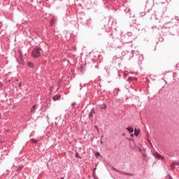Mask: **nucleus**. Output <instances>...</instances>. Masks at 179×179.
<instances>
[{
	"mask_svg": "<svg viewBox=\"0 0 179 179\" xmlns=\"http://www.w3.org/2000/svg\"><path fill=\"white\" fill-rule=\"evenodd\" d=\"M106 37L108 40L110 41V43L111 41H113V45L117 48H120V47H121V45H124V44H128V43L132 42V38H129V36L124 33H121L120 40L118 38L114 40V34L112 31L107 32Z\"/></svg>",
	"mask_w": 179,
	"mask_h": 179,
	"instance_id": "nucleus-1",
	"label": "nucleus"
},
{
	"mask_svg": "<svg viewBox=\"0 0 179 179\" xmlns=\"http://www.w3.org/2000/svg\"><path fill=\"white\" fill-rule=\"evenodd\" d=\"M178 27L171 22L165 23L162 28L163 36H176Z\"/></svg>",
	"mask_w": 179,
	"mask_h": 179,
	"instance_id": "nucleus-2",
	"label": "nucleus"
},
{
	"mask_svg": "<svg viewBox=\"0 0 179 179\" xmlns=\"http://www.w3.org/2000/svg\"><path fill=\"white\" fill-rule=\"evenodd\" d=\"M41 54H43V49L41 48H35L31 52L33 58H38V57L41 56Z\"/></svg>",
	"mask_w": 179,
	"mask_h": 179,
	"instance_id": "nucleus-3",
	"label": "nucleus"
},
{
	"mask_svg": "<svg viewBox=\"0 0 179 179\" xmlns=\"http://www.w3.org/2000/svg\"><path fill=\"white\" fill-rule=\"evenodd\" d=\"M57 21H58V18L57 17V16H55V15L52 16L49 26L50 27H52V26H54V24H57Z\"/></svg>",
	"mask_w": 179,
	"mask_h": 179,
	"instance_id": "nucleus-4",
	"label": "nucleus"
},
{
	"mask_svg": "<svg viewBox=\"0 0 179 179\" xmlns=\"http://www.w3.org/2000/svg\"><path fill=\"white\" fill-rule=\"evenodd\" d=\"M113 170H114L115 171H117V173H121V174H123V176H129L130 177L134 176V174H132V173H125V172H124V171H120V170H117V169H115V168H113Z\"/></svg>",
	"mask_w": 179,
	"mask_h": 179,
	"instance_id": "nucleus-5",
	"label": "nucleus"
},
{
	"mask_svg": "<svg viewBox=\"0 0 179 179\" xmlns=\"http://www.w3.org/2000/svg\"><path fill=\"white\" fill-rule=\"evenodd\" d=\"M96 114V111H94V108H92V110H90V112L88 114V118H90V120L93 119V115Z\"/></svg>",
	"mask_w": 179,
	"mask_h": 179,
	"instance_id": "nucleus-6",
	"label": "nucleus"
},
{
	"mask_svg": "<svg viewBox=\"0 0 179 179\" xmlns=\"http://www.w3.org/2000/svg\"><path fill=\"white\" fill-rule=\"evenodd\" d=\"M122 55L123 57H125V55H131V57H134V54H132V52H125V51H122Z\"/></svg>",
	"mask_w": 179,
	"mask_h": 179,
	"instance_id": "nucleus-7",
	"label": "nucleus"
},
{
	"mask_svg": "<svg viewBox=\"0 0 179 179\" xmlns=\"http://www.w3.org/2000/svg\"><path fill=\"white\" fill-rule=\"evenodd\" d=\"M80 72H82V73H83V72H85V71H86V65L81 64V66H80Z\"/></svg>",
	"mask_w": 179,
	"mask_h": 179,
	"instance_id": "nucleus-8",
	"label": "nucleus"
},
{
	"mask_svg": "<svg viewBox=\"0 0 179 179\" xmlns=\"http://www.w3.org/2000/svg\"><path fill=\"white\" fill-rule=\"evenodd\" d=\"M59 99H61V95L59 94L55 95L52 97L53 101H57V100H59Z\"/></svg>",
	"mask_w": 179,
	"mask_h": 179,
	"instance_id": "nucleus-9",
	"label": "nucleus"
},
{
	"mask_svg": "<svg viewBox=\"0 0 179 179\" xmlns=\"http://www.w3.org/2000/svg\"><path fill=\"white\" fill-rule=\"evenodd\" d=\"M155 157L156 159H161V160H164V157H162V155H160L159 153L155 154Z\"/></svg>",
	"mask_w": 179,
	"mask_h": 179,
	"instance_id": "nucleus-10",
	"label": "nucleus"
},
{
	"mask_svg": "<svg viewBox=\"0 0 179 179\" xmlns=\"http://www.w3.org/2000/svg\"><path fill=\"white\" fill-rule=\"evenodd\" d=\"M37 110V105L34 104L32 106V108H31V113H34V110Z\"/></svg>",
	"mask_w": 179,
	"mask_h": 179,
	"instance_id": "nucleus-11",
	"label": "nucleus"
},
{
	"mask_svg": "<svg viewBox=\"0 0 179 179\" xmlns=\"http://www.w3.org/2000/svg\"><path fill=\"white\" fill-rule=\"evenodd\" d=\"M27 66H29V68H34V64L30 62H27Z\"/></svg>",
	"mask_w": 179,
	"mask_h": 179,
	"instance_id": "nucleus-12",
	"label": "nucleus"
},
{
	"mask_svg": "<svg viewBox=\"0 0 179 179\" xmlns=\"http://www.w3.org/2000/svg\"><path fill=\"white\" fill-rule=\"evenodd\" d=\"M176 162H173L171 164V169L172 170H174L176 169Z\"/></svg>",
	"mask_w": 179,
	"mask_h": 179,
	"instance_id": "nucleus-13",
	"label": "nucleus"
},
{
	"mask_svg": "<svg viewBox=\"0 0 179 179\" xmlns=\"http://www.w3.org/2000/svg\"><path fill=\"white\" fill-rule=\"evenodd\" d=\"M139 130H137L136 129H134V135L135 136H138L139 135Z\"/></svg>",
	"mask_w": 179,
	"mask_h": 179,
	"instance_id": "nucleus-14",
	"label": "nucleus"
},
{
	"mask_svg": "<svg viewBox=\"0 0 179 179\" xmlns=\"http://www.w3.org/2000/svg\"><path fill=\"white\" fill-rule=\"evenodd\" d=\"M129 38H131L132 37V32H127V34H125Z\"/></svg>",
	"mask_w": 179,
	"mask_h": 179,
	"instance_id": "nucleus-15",
	"label": "nucleus"
},
{
	"mask_svg": "<svg viewBox=\"0 0 179 179\" xmlns=\"http://www.w3.org/2000/svg\"><path fill=\"white\" fill-rule=\"evenodd\" d=\"M18 52L20 54V58L22 59V57H23V52H22V50L19 49Z\"/></svg>",
	"mask_w": 179,
	"mask_h": 179,
	"instance_id": "nucleus-16",
	"label": "nucleus"
},
{
	"mask_svg": "<svg viewBox=\"0 0 179 179\" xmlns=\"http://www.w3.org/2000/svg\"><path fill=\"white\" fill-rule=\"evenodd\" d=\"M127 130L129 131V132H131V133L134 132V128H132V127H127Z\"/></svg>",
	"mask_w": 179,
	"mask_h": 179,
	"instance_id": "nucleus-17",
	"label": "nucleus"
},
{
	"mask_svg": "<svg viewBox=\"0 0 179 179\" xmlns=\"http://www.w3.org/2000/svg\"><path fill=\"white\" fill-rule=\"evenodd\" d=\"M23 169V166H19L17 169V173H20V171H22V170Z\"/></svg>",
	"mask_w": 179,
	"mask_h": 179,
	"instance_id": "nucleus-18",
	"label": "nucleus"
},
{
	"mask_svg": "<svg viewBox=\"0 0 179 179\" xmlns=\"http://www.w3.org/2000/svg\"><path fill=\"white\" fill-rule=\"evenodd\" d=\"M50 106H51V103H46V105H45V109L47 110V108H50Z\"/></svg>",
	"mask_w": 179,
	"mask_h": 179,
	"instance_id": "nucleus-19",
	"label": "nucleus"
},
{
	"mask_svg": "<svg viewBox=\"0 0 179 179\" xmlns=\"http://www.w3.org/2000/svg\"><path fill=\"white\" fill-rule=\"evenodd\" d=\"M31 141L33 142V143H37L38 142L36 139L34 138H31Z\"/></svg>",
	"mask_w": 179,
	"mask_h": 179,
	"instance_id": "nucleus-20",
	"label": "nucleus"
},
{
	"mask_svg": "<svg viewBox=\"0 0 179 179\" xmlns=\"http://www.w3.org/2000/svg\"><path fill=\"white\" fill-rule=\"evenodd\" d=\"M75 157H78V159H82V157L79 156V154L78 152L76 153Z\"/></svg>",
	"mask_w": 179,
	"mask_h": 179,
	"instance_id": "nucleus-21",
	"label": "nucleus"
},
{
	"mask_svg": "<svg viewBox=\"0 0 179 179\" xmlns=\"http://www.w3.org/2000/svg\"><path fill=\"white\" fill-rule=\"evenodd\" d=\"M140 15H141V17H143V16H145V15H146V13L145 12H141L140 13Z\"/></svg>",
	"mask_w": 179,
	"mask_h": 179,
	"instance_id": "nucleus-22",
	"label": "nucleus"
},
{
	"mask_svg": "<svg viewBox=\"0 0 179 179\" xmlns=\"http://www.w3.org/2000/svg\"><path fill=\"white\" fill-rule=\"evenodd\" d=\"M95 156H96V157H99V156L100 157L101 155H100V152H97L95 153Z\"/></svg>",
	"mask_w": 179,
	"mask_h": 179,
	"instance_id": "nucleus-23",
	"label": "nucleus"
},
{
	"mask_svg": "<svg viewBox=\"0 0 179 179\" xmlns=\"http://www.w3.org/2000/svg\"><path fill=\"white\" fill-rule=\"evenodd\" d=\"M107 108V106L104 105L103 107L101 108V110H106Z\"/></svg>",
	"mask_w": 179,
	"mask_h": 179,
	"instance_id": "nucleus-24",
	"label": "nucleus"
},
{
	"mask_svg": "<svg viewBox=\"0 0 179 179\" xmlns=\"http://www.w3.org/2000/svg\"><path fill=\"white\" fill-rule=\"evenodd\" d=\"M2 87H3V83L0 82V89H2Z\"/></svg>",
	"mask_w": 179,
	"mask_h": 179,
	"instance_id": "nucleus-25",
	"label": "nucleus"
},
{
	"mask_svg": "<svg viewBox=\"0 0 179 179\" xmlns=\"http://www.w3.org/2000/svg\"><path fill=\"white\" fill-rule=\"evenodd\" d=\"M96 169H97V168H96V167L93 169V174H95Z\"/></svg>",
	"mask_w": 179,
	"mask_h": 179,
	"instance_id": "nucleus-26",
	"label": "nucleus"
},
{
	"mask_svg": "<svg viewBox=\"0 0 179 179\" xmlns=\"http://www.w3.org/2000/svg\"><path fill=\"white\" fill-rule=\"evenodd\" d=\"M113 59H117V61H120V57H114Z\"/></svg>",
	"mask_w": 179,
	"mask_h": 179,
	"instance_id": "nucleus-27",
	"label": "nucleus"
},
{
	"mask_svg": "<svg viewBox=\"0 0 179 179\" xmlns=\"http://www.w3.org/2000/svg\"><path fill=\"white\" fill-rule=\"evenodd\" d=\"M18 86L19 87H22V83H19Z\"/></svg>",
	"mask_w": 179,
	"mask_h": 179,
	"instance_id": "nucleus-28",
	"label": "nucleus"
},
{
	"mask_svg": "<svg viewBox=\"0 0 179 179\" xmlns=\"http://www.w3.org/2000/svg\"><path fill=\"white\" fill-rule=\"evenodd\" d=\"M71 106H76V103H75V102H73L72 103H71Z\"/></svg>",
	"mask_w": 179,
	"mask_h": 179,
	"instance_id": "nucleus-29",
	"label": "nucleus"
},
{
	"mask_svg": "<svg viewBox=\"0 0 179 179\" xmlns=\"http://www.w3.org/2000/svg\"><path fill=\"white\" fill-rule=\"evenodd\" d=\"M136 26H137V27H136V30H138L139 31V30H141V28H138V25H136Z\"/></svg>",
	"mask_w": 179,
	"mask_h": 179,
	"instance_id": "nucleus-30",
	"label": "nucleus"
},
{
	"mask_svg": "<svg viewBox=\"0 0 179 179\" xmlns=\"http://www.w3.org/2000/svg\"><path fill=\"white\" fill-rule=\"evenodd\" d=\"M94 128H96L97 131H99V127H97V125H94Z\"/></svg>",
	"mask_w": 179,
	"mask_h": 179,
	"instance_id": "nucleus-31",
	"label": "nucleus"
},
{
	"mask_svg": "<svg viewBox=\"0 0 179 179\" xmlns=\"http://www.w3.org/2000/svg\"><path fill=\"white\" fill-rule=\"evenodd\" d=\"M175 164H176V166H179V162H175Z\"/></svg>",
	"mask_w": 179,
	"mask_h": 179,
	"instance_id": "nucleus-32",
	"label": "nucleus"
},
{
	"mask_svg": "<svg viewBox=\"0 0 179 179\" xmlns=\"http://www.w3.org/2000/svg\"><path fill=\"white\" fill-rule=\"evenodd\" d=\"M9 82H10V80H7V83H9Z\"/></svg>",
	"mask_w": 179,
	"mask_h": 179,
	"instance_id": "nucleus-33",
	"label": "nucleus"
},
{
	"mask_svg": "<svg viewBox=\"0 0 179 179\" xmlns=\"http://www.w3.org/2000/svg\"><path fill=\"white\" fill-rule=\"evenodd\" d=\"M139 152H142V149L139 148Z\"/></svg>",
	"mask_w": 179,
	"mask_h": 179,
	"instance_id": "nucleus-34",
	"label": "nucleus"
},
{
	"mask_svg": "<svg viewBox=\"0 0 179 179\" xmlns=\"http://www.w3.org/2000/svg\"><path fill=\"white\" fill-rule=\"evenodd\" d=\"M109 1H110L111 2H113V1H115V0H109Z\"/></svg>",
	"mask_w": 179,
	"mask_h": 179,
	"instance_id": "nucleus-35",
	"label": "nucleus"
},
{
	"mask_svg": "<svg viewBox=\"0 0 179 179\" xmlns=\"http://www.w3.org/2000/svg\"><path fill=\"white\" fill-rule=\"evenodd\" d=\"M169 179H173V178H171V176H169Z\"/></svg>",
	"mask_w": 179,
	"mask_h": 179,
	"instance_id": "nucleus-36",
	"label": "nucleus"
},
{
	"mask_svg": "<svg viewBox=\"0 0 179 179\" xmlns=\"http://www.w3.org/2000/svg\"><path fill=\"white\" fill-rule=\"evenodd\" d=\"M74 51H76V48H74Z\"/></svg>",
	"mask_w": 179,
	"mask_h": 179,
	"instance_id": "nucleus-37",
	"label": "nucleus"
},
{
	"mask_svg": "<svg viewBox=\"0 0 179 179\" xmlns=\"http://www.w3.org/2000/svg\"><path fill=\"white\" fill-rule=\"evenodd\" d=\"M101 144H103V141H101Z\"/></svg>",
	"mask_w": 179,
	"mask_h": 179,
	"instance_id": "nucleus-38",
	"label": "nucleus"
},
{
	"mask_svg": "<svg viewBox=\"0 0 179 179\" xmlns=\"http://www.w3.org/2000/svg\"><path fill=\"white\" fill-rule=\"evenodd\" d=\"M61 179H64V178H61Z\"/></svg>",
	"mask_w": 179,
	"mask_h": 179,
	"instance_id": "nucleus-39",
	"label": "nucleus"
},
{
	"mask_svg": "<svg viewBox=\"0 0 179 179\" xmlns=\"http://www.w3.org/2000/svg\"><path fill=\"white\" fill-rule=\"evenodd\" d=\"M0 117H1V113H0Z\"/></svg>",
	"mask_w": 179,
	"mask_h": 179,
	"instance_id": "nucleus-40",
	"label": "nucleus"
}]
</instances>
